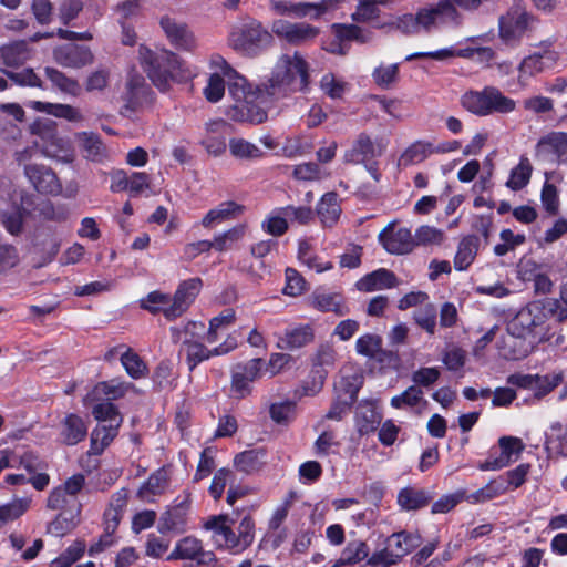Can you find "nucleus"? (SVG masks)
Instances as JSON below:
<instances>
[{
	"label": "nucleus",
	"mask_w": 567,
	"mask_h": 567,
	"mask_svg": "<svg viewBox=\"0 0 567 567\" xmlns=\"http://www.w3.org/2000/svg\"><path fill=\"white\" fill-rule=\"evenodd\" d=\"M227 70L233 76L229 86L233 104L226 111L227 116L235 122L264 123L268 117L269 97L272 96L268 84L265 89L252 85L244 75Z\"/></svg>",
	"instance_id": "obj_1"
},
{
	"label": "nucleus",
	"mask_w": 567,
	"mask_h": 567,
	"mask_svg": "<svg viewBox=\"0 0 567 567\" xmlns=\"http://www.w3.org/2000/svg\"><path fill=\"white\" fill-rule=\"evenodd\" d=\"M309 84L310 64L298 51L281 54L268 79L269 93L277 99L306 92Z\"/></svg>",
	"instance_id": "obj_2"
},
{
	"label": "nucleus",
	"mask_w": 567,
	"mask_h": 567,
	"mask_svg": "<svg viewBox=\"0 0 567 567\" xmlns=\"http://www.w3.org/2000/svg\"><path fill=\"white\" fill-rule=\"evenodd\" d=\"M138 56L151 81L162 91L167 90L171 82L194 76V72L174 52L166 49L153 51L141 45Z\"/></svg>",
	"instance_id": "obj_3"
},
{
	"label": "nucleus",
	"mask_w": 567,
	"mask_h": 567,
	"mask_svg": "<svg viewBox=\"0 0 567 567\" xmlns=\"http://www.w3.org/2000/svg\"><path fill=\"white\" fill-rule=\"evenodd\" d=\"M172 340L182 343V352L186 355V363L189 370L195 369L200 362L214 355H223L237 347V340L228 337L220 346L208 349L204 346L205 324L199 321H189L182 328L171 329Z\"/></svg>",
	"instance_id": "obj_4"
},
{
	"label": "nucleus",
	"mask_w": 567,
	"mask_h": 567,
	"mask_svg": "<svg viewBox=\"0 0 567 567\" xmlns=\"http://www.w3.org/2000/svg\"><path fill=\"white\" fill-rule=\"evenodd\" d=\"M30 133L37 137L41 154L62 164H71L75 159L72 141L58 132L56 123L49 118H37L30 125Z\"/></svg>",
	"instance_id": "obj_5"
},
{
	"label": "nucleus",
	"mask_w": 567,
	"mask_h": 567,
	"mask_svg": "<svg viewBox=\"0 0 567 567\" xmlns=\"http://www.w3.org/2000/svg\"><path fill=\"white\" fill-rule=\"evenodd\" d=\"M543 300H534L520 308L507 322V332L529 339V343H540L549 339V327Z\"/></svg>",
	"instance_id": "obj_6"
},
{
	"label": "nucleus",
	"mask_w": 567,
	"mask_h": 567,
	"mask_svg": "<svg viewBox=\"0 0 567 567\" xmlns=\"http://www.w3.org/2000/svg\"><path fill=\"white\" fill-rule=\"evenodd\" d=\"M461 104L467 112L477 116H488L494 113L508 114L516 109V102L495 86L465 92L461 97Z\"/></svg>",
	"instance_id": "obj_7"
},
{
	"label": "nucleus",
	"mask_w": 567,
	"mask_h": 567,
	"mask_svg": "<svg viewBox=\"0 0 567 567\" xmlns=\"http://www.w3.org/2000/svg\"><path fill=\"white\" fill-rule=\"evenodd\" d=\"M271 41V33L256 20L235 25L228 38V43L235 51L248 56L257 55Z\"/></svg>",
	"instance_id": "obj_8"
},
{
	"label": "nucleus",
	"mask_w": 567,
	"mask_h": 567,
	"mask_svg": "<svg viewBox=\"0 0 567 567\" xmlns=\"http://www.w3.org/2000/svg\"><path fill=\"white\" fill-rule=\"evenodd\" d=\"M423 30L431 32L440 28L457 29L463 24V14L454 8L450 0H437L421 8Z\"/></svg>",
	"instance_id": "obj_9"
},
{
	"label": "nucleus",
	"mask_w": 567,
	"mask_h": 567,
	"mask_svg": "<svg viewBox=\"0 0 567 567\" xmlns=\"http://www.w3.org/2000/svg\"><path fill=\"white\" fill-rule=\"evenodd\" d=\"M167 559L183 560V567H213L216 563L215 554L206 550L202 540L193 536L179 539Z\"/></svg>",
	"instance_id": "obj_10"
},
{
	"label": "nucleus",
	"mask_w": 567,
	"mask_h": 567,
	"mask_svg": "<svg viewBox=\"0 0 567 567\" xmlns=\"http://www.w3.org/2000/svg\"><path fill=\"white\" fill-rule=\"evenodd\" d=\"M420 544L421 536L416 533H394L388 538L385 548L380 553L374 554L369 563L372 565L396 564L402 557L406 556L411 550L420 546Z\"/></svg>",
	"instance_id": "obj_11"
},
{
	"label": "nucleus",
	"mask_w": 567,
	"mask_h": 567,
	"mask_svg": "<svg viewBox=\"0 0 567 567\" xmlns=\"http://www.w3.org/2000/svg\"><path fill=\"white\" fill-rule=\"evenodd\" d=\"M229 69L231 72H237L221 55L214 54L209 59V76L207 84L203 90L204 96L210 103L219 102L225 95L226 84L229 89L230 80L233 76L228 74Z\"/></svg>",
	"instance_id": "obj_12"
},
{
	"label": "nucleus",
	"mask_w": 567,
	"mask_h": 567,
	"mask_svg": "<svg viewBox=\"0 0 567 567\" xmlns=\"http://www.w3.org/2000/svg\"><path fill=\"white\" fill-rule=\"evenodd\" d=\"M271 31L291 45L309 44L320 34V28L309 22H291L282 19L272 22Z\"/></svg>",
	"instance_id": "obj_13"
},
{
	"label": "nucleus",
	"mask_w": 567,
	"mask_h": 567,
	"mask_svg": "<svg viewBox=\"0 0 567 567\" xmlns=\"http://www.w3.org/2000/svg\"><path fill=\"white\" fill-rule=\"evenodd\" d=\"M532 17L519 2L499 18V37L506 44L517 43L527 31Z\"/></svg>",
	"instance_id": "obj_14"
},
{
	"label": "nucleus",
	"mask_w": 567,
	"mask_h": 567,
	"mask_svg": "<svg viewBox=\"0 0 567 567\" xmlns=\"http://www.w3.org/2000/svg\"><path fill=\"white\" fill-rule=\"evenodd\" d=\"M234 520L227 515L208 518L204 528L212 532V539L218 548L227 549L233 554L244 551L237 533L233 529Z\"/></svg>",
	"instance_id": "obj_15"
},
{
	"label": "nucleus",
	"mask_w": 567,
	"mask_h": 567,
	"mask_svg": "<svg viewBox=\"0 0 567 567\" xmlns=\"http://www.w3.org/2000/svg\"><path fill=\"white\" fill-rule=\"evenodd\" d=\"M203 281L200 278H189L182 281L174 296L171 297V305L164 309V316L168 320H174L187 311L200 292Z\"/></svg>",
	"instance_id": "obj_16"
},
{
	"label": "nucleus",
	"mask_w": 567,
	"mask_h": 567,
	"mask_svg": "<svg viewBox=\"0 0 567 567\" xmlns=\"http://www.w3.org/2000/svg\"><path fill=\"white\" fill-rule=\"evenodd\" d=\"M30 196L24 192H14L11 205L0 209V224L12 236L23 230V223L29 214Z\"/></svg>",
	"instance_id": "obj_17"
},
{
	"label": "nucleus",
	"mask_w": 567,
	"mask_h": 567,
	"mask_svg": "<svg viewBox=\"0 0 567 567\" xmlns=\"http://www.w3.org/2000/svg\"><path fill=\"white\" fill-rule=\"evenodd\" d=\"M229 124L221 118L209 120L204 124L200 145L213 157H220L227 150Z\"/></svg>",
	"instance_id": "obj_18"
},
{
	"label": "nucleus",
	"mask_w": 567,
	"mask_h": 567,
	"mask_svg": "<svg viewBox=\"0 0 567 567\" xmlns=\"http://www.w3.org/2000/svg\"><path fill=\"white\" fill-rule=\"evenodd\" d=\"M189 508L190 497L188 493L176 497L174 504L162 514L158 522V530L163 534L169 532L184 533L186 530Z\"/></svg>",
	"instance_id": "obj_19"
},
{
	"label": "nucleus",
	"mask_w": 567,
	"mask_h": 567,
	"mask_svg": "<svg viewBox=\"0 0 567 567\" xmlns=\"http://www.w3.org/2000/svg\"><path fill=\"white\" fill-rule=\"evenodd\" d=\"M24 175L40 194L58 196L62 192V185L54 171L43 164H25Z\"/></svg>",
	"instance_id": "obj_20"
},
{
	"label": "nucleus",
	"mask_w": 567,
	"mask_h": 567,
	"mask_svg": "<svg viewBox=\"0 0 567 567\" xmlns=\"http://www.w3.org/2000/svg\"><path fill=\"white\" fill-rule=\"evenodd\" d=\"M536 157L547 164H560L567 161V134L553 132L540 138L536 145Z\"/></svg>",
	"instance_id": "obj_21"
},
{
	"label": "nucleus",
	"mask_w": 567,
	"mask_h": 567,
	"mask_svg": "<svg viewBox=\"0 0 567 567\" xmlns=\"http://www.w3.org/2000/svg\"><path fill=\"white\" fill-rule=\"evenodd\" d=\"M557 60L558 53L550 49L526 56L518 66V83L526 86L533 76L554 68Z\"/></svg>",
	"instance_id": "obj_22"
},
{
	"label": "nucleus",
	"mask_w": 567,
	"mask_h": 567,
	"mask_svg": "<svg viewBox=\"0 0 567 567\" xmlns=\"http://www.w3.org/2000/svg\"><path fill=\"white\" fill-rule=\"evenodd\" d=\"M501 455L495 458H488L478 465L481 471H498L517 461L525 450V444L516 436H502L498 440Z\"/></svg>",
	"instance_id": "obj_23"
},
{
	"label": "nucleus",
	"mask_w": 567,
	"mask_h": 567,
	"mask_svg": "<svg viewBox=\"0 0 567 567\" xmlns=\"http://www.w3.org/2000/svg\"><path fill=\"white\" fill-rule=\"evenodd\" d=\"M383 248L392 255H405L413 250V234L409 228H394V224H389L378 236Z\"/></svg>",
	"instance_id": "obj_24"
},
{
	"label": "nucleus",
	"mask_w": 567,
	"mask_h": 567,
	"mask_svg": "<svg viewBox=\"0 0 567 567\" xmlns=\"http://www.w3.org/2000/svg\"><path fill=\"white\" fill-rule=\"evenodd\" d=\"M166 38L175 48L192 51L196 48V39L186 23L165 16L159 21Z\"/></svg>",
	"instance_id": "obj_25"
},
{
	"label": "nucleus",
	"mask_w": 567,
	"mask_h": 567,
	"mask_svg": "<svg viewBox=\"0 0 567 567\" xmlns=\"http://www.w3.org/2000/svg\"><path fill=\"white\" fill-rule=\"evenodd\" d=\"M54 61L64 68L80 69L93 62V54L87 47L64 44L53 50Z\"/></svg>",
	"instance_id": "obj_26"
},
{
	"label": "nucleus",
	"mask_w": 567,
	"mask_h": 567,
	"mask_svg": "<svg viewBox=\"0 0 567 567\" xmlns=\"http://www.w3.org/2000/svg\"><path fill=\"white\" fill-rule=\"evenodd\" d=\"M58 440L60 443L73 446L82 442L87 435V425L82 416L68 413L59 423Z\"/></svg>",
	"instance_id": "obj_27"
},
{
	"label": "nucleus",
	"mask_w": 567,
	"mask_h": 567,
	"mask_svg": "<svg viewBox=\"0 0 567 567\" xmlns=\"http://www.w3.org/2000/svg\"><path fill=\"white\" fill-rule=\"evenodd\" d=\"M399 284V279L392 271L385 268H379L363 276L360 280L357 281L355 286L360 291L372 292L391 289L398 287Z\"/></svg>",
	"instance_id": "obj_28"
},
{
	"label": "nucleus",
	"mask_w": 567,
	"mask_h": 567,
	"mask_svg": "<svg viewBox=\"0 0 567 567\" xmlns=\"http://www.w3.org/2000/svg\"><path fill=\"white\" fill-rule=\"evenodd\" d=\"M561 378L559 375L550 379L549 377H539L532 374H512L508 377L507 382L512 385H516L524 389H538L537 395L542 396L549 393L554 388H556Z\"/></svg>",
	"instance_id": "obj_29"
},
{
	"label": "nucleus",
	"mask_w": 567,
	"mask_h": 567,
	"mask_svg": "<svg viewBox=\"0 0 567 567\" xmlns=\"http://www.w3.org/2000/svg\"><path fill=\"white\" fill-rule=\"evenodd\" d=\"M382 153V146L377 147L368 135L361 134L352 147L344 153L343 158L347 163L359 164L367 163Z\"/></svg>",
	"instance_id": "obj_30"
},
{
	"label": "nucleus",
	"mask_w": 567,
	"mask_h": 567,
	"mask_svg": "<svg viewBox=\"0 0 567 567\" xmlns=\"http://www.w3.org/2000/svg\"><path fill=\"white\" fill-rule=\"evenodd\" d=\"M75 141L82 156L91 162H102L107 153L101 137L93 132H79Z\"/></svg>",
	"instance_id": "obj_31"
},
{
	"label": "nucleus",
	"mask_w": 567,
	"mask_h": 567,
	"mask_svg": "<svg viewBox=\"0 0 567 567\" xmlns=\"http://www.w3.org/2000/svg\"><path fill=\"white\" fill-rule=\"evenodd\" d=\"M128 388V383L118 380L99 382L87 394V396L84 400V403L86 404L90 401L110 402L111 400H117L125 395Z\"/></svg>",
	"instance_id": "obj_32"
},
{
	"label": "nucleus",
	"mask_w": 567,
	"mask_h": 567,
	"mask_svg": "<svg viewBox=\"0 0 567 567\" xmlns=\"http://www.w3.org/2000/svg\"><path fill=\"white\" fill-rule=\"evenodd\" d=\"M31 52L27 41H12L0 45V60L7 66L17 68L30 60Z\"/></svg>",
	"instance_id": "obj_33"
},
{
	"label": "nucleus",
	"mask_w": 567,
	"mask_h": 567,
	"mask_svg": "<svg viewBox=\"0 0 567 567\" xmlns=\"http://www.w3.org/2000/svg\"><path fill=\"white\" fill-rule=\"evenodd\" d=\"M244 213V206L235 202H224L217 207L207 212L202 219V225L205 228H213L224 221L234 219Z\"/></svg>",
	"instance_id": "obj_34"
},
{
	"label": "nucleus",
	"mask_w": 567,
	"mask_h": 567,
	"mask_svg": "<svg viewBox=\"0 0 567 567\" xmlns=\"http://www.w3.org/2000/svg\"><path fill=\"white\" fill-rule=\"evenodd\" d=\"M27 106L41 113H45L55 117L64 118L70 122H80L83 120L82 113L69 104L49 103L41 101H29Z\"/></svg>",
	"instance_id": "obj_35"
},
{
	"label": "nucleus",
	"mask_w": 567,
	"mask_h": 567,
	"mask_svg": "<svg viewBox=\"0 0 567 567\" xmlns=\"http://www.w3.org/2000/svg\"><path fill=\"white\" fill-rule=\"evenodd\" d=\"M369 556V547L361 539L348 542L339 558L331 560L330 567L353 566L363 561Z\"/></svg>",
	"instance_id": "obj_36"
},
{
	"label": "nucleus",
	"mask_w": 567,
	"mask_h": 567,
	"mask_svg": "<svg viewBox=\"0 0 567 567\" xmlns=\"http://www.w3.org/2000/svg\"><path fill=\"white\" fill-rule=\"evenodd\" d=\"M347 0H319L315 2H305V16L311 21H329L334 18V13L342 9Z\"/></svg>",
	"instance_id": "obj_37"
},
{
	"label": "nucleus",
	"mask_w": 567,
	"mask_h": 567,
	"mask_svg": "<svg viewBox=\"0 0 567 567\" xmlns=\"http://www.w3.org/2000/svg\"><path fill=\"white\" fill-rule=\"evenodd\" d=\"M526 338H520L508 332L498 344L499 354L507 360H519L530 352L535 343H527Z\"/></svg>",
	"instance_id": "obj_38"
},
{
	"label": "nucleus",
	"mask_w": 567,
	"mask_h": 567,
	"mask_svg": "<svg viewBox=\"0 0 567 567\" xmlns=\"http://www.w3.org/2000/svg\"><path fill=\"white\" fill-rule=\"evenodd\" d=\"M317 214L324 227L336 225L341 215L338 194L334 192L324 194L317 205Z\"/></svg>",
	"instance_id": "obj_39"
},
{
	"label": "nucleus",
	"mask_w": 567,
	"mask_h": 567,
	"mask_svg": "<svg viewBox=\"0 0 567 567\" xmlns=\"http://www.w3.org/2000/svg\"><path fill=\"white\" fill-rule=\"evenodd\" d=\"M431 495L429 492L416 487H404L398 494V504L403 511H416L429 504Z\"/></svg>",
	"instance_id": "obj_40"
},
{
	"label": "nucleus",
	"mask_w": 567,
	"mask_h": 567,
	"mask_svg": "<svg viewBox=\"0 0 567 567\" xmlns=\"http://www.w3.org/2000/svg\"><path fill=\"white\" fill-rule=\"evenodd\" d=\"M168 486V473L161 468L153 473L140 487L138 496L145 502H153L154 497L165 492Z\"/></svg>",
	"instance_id": "obj_41"
},
{
	"label": "nucleus",
	"mask_w": 567,
	"mask_h": 567,
	"mask_svg": "<svg viewBox=\"0 0 567 567\" xmlns=\"http://www.w3.org/2000/svg\"><path fill=\"white\" fill-rule=\"evenodd\" d=\"M124 349L120 353V360L126 373L133 379H141L147 374V365L142 358L130 348L120 347L115 351ZM114 350H111L106 357L113 355Z\"/></svg>",
	"instance_id": "obj_42"
},
{
	"label": "nucleus",
	"mask_w": 567,
	"mask_h": 567,
	"mask_svg": "<svg viewBox=\"0 0 567 567\" xmlns=\"http://www.w3.org/2000/svg\"><path fill=\"white\" fill-rule=\"evenodd\" d=\"M122 517L123 513L117 512L113 508H106V511L104 512L105 535L101 537L99 542L90 546L89 554L91 556L103 551L106 547H109L112 544L111 534L114 533Z\"/></svg>",
	"instance_id": "obj_43"
},
{
	"label": "nucleus",
	"mask_w": 567,
	"mask_h": 567,
	"mask_svg": "<svg viewBox=\"0 0 567 567\" xmlns=\"http://www.w3.org/2000/svg\"><path fill=\"white\" fill-rule=\"evenodd\" d=\"M117 426L99 424L91 433L90 453L101 454L118 434Z\"/></svg>",
	"instance_id": "obj_44"
},
{
	"label": "nucleus",
	"mask_w": 567,
	"mask_h": 567,
	"mask_svg": "<svg viewBox=\"0 0 567 567\" xmlns=\"http://www.w3.org/2000/svg\"><path fill=\"white\" fill-rule=\"evenodd\" d=\"M313 339L312 329L309 326H299L286 331L285 337L280 338L278 347L281 349H298Z\"/></svg>",
	"instance_id": "obj_45"
},
{
	"label": "nucleus",
	"mask_w": 567,
	"mask_h": 567,
	"mask_svg": "<svg viewBox=\"0 0 567 567\" xmlns=\"http://www.w3.org/2000/svg\"><path fill=\"white\" fill-rule=\"evenodd\" d=\"M435 152H439V150H435L431 143L417 141L402 153L399 158V165L409 166L421 163Z\"/></svg>",
	"instance_id": "obj_46"
},
{
	"label": "nucleus",
	"mask_w": 567,
	"mask_h": 567,
	"mask_svg": "<svg viewBox=\"0 0 567 567\" xmlns=\"http://www.w3.org/2000/svg\"><path fill=\"white\" fill-rule=\"evenodd\" d=\"M298 259L302 265L316 272H323L332 268V264L330 261L322 260L313 252L311 245L307 240L299 241Z\"/></svg>",
	"instance_id": "obj_47"
},
{
	"label": "nucleus",
	"mask_w": 567,
	"mask_h": 567,
	"mask_svg": "<svg viewBox=\"0 0 567 567\" xmlns=\"http://www.w3.org/2000/svg\"><path fill=\"white\" fill-rule=\"evenodd\" d=\"M92 415L100 424L121 427L123 416L112 402L101 401L92 408Z\"/></svg>",
	"instance_id": "obj_48"
},
{
	"label": "nucleus",
	"mask_w": 567,
	"mask_h": 567,
	"mask_svg": "<svg viewBox=\"0 0 567 567\" xmlns=\"http://www.w3.org/2000/svg\"><path fill=\"white\" fill-rule=\"evenodd\" d=\"M228 147L230 155L240 161H251L262 156L261 150L256 144L241 137L230 138Z\"/></svg>",
	"instance_id": "obj_49"
},
{
	"label": "nucleus",
	"mask_w": 567,
	"mask_h": 567,
	"mask_svg": "<svg viewBox=\"0 0 567 567\" xmlns=\"http://www.w3.org/2000/svg\"><path fill=\"white\" fill-rule=\"evenodd\" d=\"M319 86L323 94L332 100H338L349 91L350 84L334 73L328 72L321 76Z\"/></svg>",
	"instance_id": "obj_50"
},
{
	"label": "nucleus",
	"mask_w": 567,
	"mask_h": 567,
	"mask_svg": "<svg viewBox=\"0 0 567 567\" xmlns=\"http://www.w3.org/2000/svg\"><path fill=\"white\" fill-rule=\"evenodd\" d=\"M148 87L145 84L143 76L132 75L126 83L125 100L127 107L135 110L146 99Z\"/></svg>",
	"instance_id": "obj_51"
},
{
	"label": "nucleus",
	"mask_w": 567,
	"mask_h": 567,
	"mask_svg": "<svg viewBox=\"0 0 567 567\" xmlns=\"http://www.w3.org/2000/svg\"><path fill=\"white\" fill-rule=\"evenodd\" d=\"M235 312L230 309L223 311L219 316L209 321V329L205 330V342L215 343L226 329L234 322Z\"/></svg>",
	"instance_id": "obj_52"
},
{
	"label": "nucleus",
	"mask_w": 567,
	"mask_h": 567,
	"mask_svg": "<svg viewBox=\"0 0 567 567\" xmlns=\"http://www.w3.org/2000/svg\"><path fill=\"white\" fill-rule=\"evenodd\" d=\"M393 0H360L351 18L357 22H369L379 17V7H388Z\"/></svg>",
	"instance_id": "obj_53"
},
{
	"label": "nucleus",
	"mask_w": 567,
	"mask_h": 567,
	"mask_svg": "<svg viewBox=\"0 0 567 567\" xmlns=\"http://www.w3.org/2000/svg\"><path fill=\"white\" fill-rule=\"evenodd\" d=\"M414 247H434L440 246L445 240V234L442 229L430 225H422L415 229L413 235Z\"/></svg>",
	"instance_id": "obj_54"
},
{
	"label": "nucleus",
	"mask_w": 567,
	"mask_h": 567,
	"mask_svg": "<svg viewBox=\"0 0 567 567\" xmlns=\"http://www.w3.org/2000/svg\"><path fill=\"white\" fill-rule=\"evenodd\" d=\"M533 172L532 164L527 157H520L519 163L511 171L506 186L512 190L524 188L530 179Z\"/></svg>",
	"instance_id": "obj_55"
},
{
	"label": "nucleus",
	"mask_w": 567,
	"mask_h": 567,
	"mask_svg": "<svg viewBox=\"0 0 567 567\" xmlns=\"http://www.w3.org/2000/svg\"><path fill=\"white\" fill-rule=\"evenodd\" d=\"M312 305L320 311H332L337 315H346L348 309L343 303V299L338 293L320 292L312 297Z\"/></svg>",
	"instance_id": "obj_56"
},
{
	"label": "nucleus",
	"mask_w": 567,
	"mask_h": 567,
	"mask_svg": "<svg viewBox=\"0 0 567 567\" xmlns=\"http://www.w3.org/2000/svg\"><path fill=\"white\" fill-rule=\"evenodd\" d=\"M79 509L61 512L54 520L48 525V533L55 537H62L70 533L78 524Z\"/></svg>",
	"instance_id": "obj_57"
},
{
	"label": "nucleus",
	"mask_w": 567,
	"mask_h": 567,
	"mask_svg": "<svg viewBox=\"0 0 567 567\" xmlns=\"http://www.w3.org/2000/svg\"><path fill=\"white\" fill-rule=\"evenodd\" d=\"M334 37L340 41H357L365 43L371 39V33L355 24L333 23L331 25Z\"/></svg>",
	"instance_id": "obj_58"
},
{
	"label": "nucleus",
	"mask_w": 567,
	"mask_h": 567,
	"mask_svg": "<svg viewBox=\"0 0 567 567\" xmlns=\"http://www.w3.org/2000/svg\"><path fill=\"white\" fill-rule=\"evenodd\" d=\"M246 229L247 227L245 224H239L216 235L212 240L214 249L220 252L230 249L237 241L244 238Z\"/></svg>",
	"instance_id": "obj_59"
},
{
	"label": "nucleus",
	"mask_w": 567,
	"mask_h": 567,
	"mask_svg": "<svg viewBox=\"0 0 567 567\" xmlns=\"http://www.w3.org/2000/svg\"><path fill=\"white\" fill-rule=\"evenodd\" d=\"M475 38H467L465 42H460L454 47V56L463 59H473L475 55L481 61H491L494 58V51L491 48L485 47H472L468 43L475 42Z\"/></svg>",
	"instance_id": "obj_60"
},
{
	"label": "nucleus",
	"mask_w": 567,
	"mask_h": 567,
	"mask_svg": "<svg viewBox=\"0 0 567 567\" xmlns=\"http://www.w3.org/2000/svg\"><path fill=\"white\" fill-rule=\"evenodd\" d=\"M265 453L259 450L244 451L235 456L234 463L238 471L252 473L264 464Z\"/></svg>",
	"instance_id": "obj_61"
},
{
	"label": "nucleus",
	"mask_w": 567,
	"mask_h": 567,
	"mask_svg": "<svg viewBox=\"0 0 567 567\" xmlns=\"http://www.w3.org/2000/svg\"><path fill=\"white\" fill-rule=\"evenodd\" d=\"M477 254V245L476 240L473 237L464 238L457 248L454 266L457 270L467 269L471 264L474 261L475 256Z\"/></svg>",
	"instance_id": "obj_62"
},
{
	"label": "nucleus",
	"mask_w": 567,
	"mask_h": 567,
	"mask_svg": "<svg viewBox=\"0 0 567 567\" xmlns=\"http://www.w3.org/2000/svg\"><path fill=\"white\" fill-rule=\"evenodd\" d=\"M545 447L547 451L567 456V430L563 431L559 422L550 425V433L546 434Z\"/></svg>",
	"instance_id": "obj_63"
},
{
	"label": "nucleus",
	"mask_w": 567,
	"mask_h": 567,
	"mask_svg": "<svg viewBox=\"0 0 567 567\" xmlns=\"http://www.w3.org/2000/svg\"><path fill=\"white\" fill-rule=\"evenodd\" d=\"M31 498H16L12 502L0 506V526L22 516L30 507Z\"/></svg>",
	"instance_id": "obj_64"
}]
</instances>
